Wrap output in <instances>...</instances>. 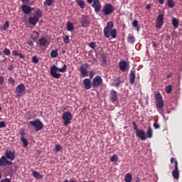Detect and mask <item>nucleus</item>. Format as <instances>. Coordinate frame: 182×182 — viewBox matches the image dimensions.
<instances>
[{
	"label": "nucleus",
	"instance_id": "nucleus-48",
	"mask_svg": "<svg viewBox=\"0 0 182 182\" xmlns=\"http://www.w3.org/2000/svg\"><path fill=\"white\" fill-rule=\"evenodd\" d=\"M132 124L134 127V129L135 130V132H137L138 130H140L138 127H137V124L136 123V122L133 121L132 122Z\"/></svg>",
	"mask_w": 182,
	"mask_h": 182
},
{
	"label": "nucleus",
	"instance_id": "nucleus-34",
	"mask_svg": "<svg viewBox=\"0 0 182 182\" xmlns=\"http://www.w3.org/2000/svg\"><path fill=\"white\" fill-rule=\"evenodd\" d=\"M116 81L117 83L115 84V87H120V85L122 83H123V81H122V77H117Z\"/></svg>",
	"mask_w": 182,
	"mask_h": 182
},
{
	"label": "nucleus",
	"instance_id": "nucleus-15",
	"mask_svg": "<svg viewBox=\"0 0 182 182\" xmlns=\"http://www.w3.org/2000/svg\"><path fill=\"white\" fill-rule=\"evenodd\" d=\"M119 68L121 72H126L129 70V63L126 60H120L119 63Z\"/></svg>",
	"mask_w": 182,
	"mask_h": 182
},
{
	"label": "nucleus",
	"instance_id": "nucleus-31",
	"mask_svg": "<svg viewBox=\"0 0 182 182\" xmlns=\"http://www.w3.org/2000/svg\"><path fill=\"white\" fill-rule=\"evenodd\" d=\"M133 180V177L132 176V173H128L125 175L124 181L125 182H132Z\"/></svg>",
	"mask_w": 182,
	"mask_h": 182
},
{
	"label": "nucleus",
	"instance_id": "nucleus-20",
	"mask_svg": "<svg viewBox=\"0 0 182 182\" xmlns=\"http://www.w3.org/2000/svg\"><path fill=\"white\" fill-rule=\"evenodd\" d=\"M109 99L112 103L117 102V92L116 90H112L109 92Z\"/></svg>",
	"mask_w": 182,
	"mask_h": 182
},
{
	"label": "nucleus",
	"instance_id": "nucleus-28",
	"mask_svg": "<svg viewBox=\"0 0 182 182\" xmlns=\"http://www.w3.org/2000/svg\"><path fill=\"white\" fill-rule=\"evenodd\" d=\"M76 4L80 6V9H85L86 3L83 0H75Z\"/></svg>",
	"mask_w": 182,
	"mask_h": 182
},
{
	"label": "nucleus",
	"instance_id": "nucleus-18",
	"mask_svg": "<svg viewBox=\"0 0 182 182\" xmlns=\"http://www.w3.org/2000/svg\"><path fill=\"white\" fill-rule=\"evenodd\" d=\"M49 41L45 37H42L38 39V44L43 48H48V46H49Z\"/></svg>",
	"mask_w": 182,
	"mask_h": 182
},
{
	"label": "nucleus",
	"instance_id": "nucleus-26",
	"mask_svg": "<svg viewBox=\"0 0 182 182\" xmlns=\"http://www.w3.org/2000/svg\"><path fill=\"white\" fill-rule=\"evenodd\" d=\"M43 16V13H42V10H41V9H37L35 11V15H33V16L38 18V19H41Z\"/></svg>",
	"mask_w": 182,
	"mask_h": 182
},
{
	"label": "nucleus",
	"instance_id": "nucleus-59",
	"mask_svg": "<svg viewBox=\"0 0 182 182\" xmlns=\"http://www.w3.org/2000/svg\"><path fill=\"white\" fill-rule=\"evenodd\" d=\"M1 182H11V179L10 178H5L4 180H2Z\"/></svg>",
	"mask_w": 182,
	"mask_h": 182
},
{
	"label": "nucleus",
	"instance_id": "nucleus-63",
	"mask_svg": "<svg viewBox=\"0 0 182 182\" xmlns=\"http://www.w3.org/2000/svg\"><path fill=\"white\" fill-rule=\"evenodd\" d=\"M146 8L147 10H149L150 9V8H151V6L150 4H148Z\"/></svg>",
	"mask_w": 182,
	"mask_h": 182
},
{
	"label": "nucleus",
	"instance_id": "nucleus-44",
	"mask_svg": "<svg viewBox=\"0 0 182 182\" xmlns=\"http://www.w3.org/2000/svg\"><path fill=\"white\" fill-rule=\"evenodd\" d=\"M63 41H64V43H66V45H68V43H70V41L69 36H68V35L65 36V38H64V39H63Z\"/></svg>",
	"mask_w": 182,
	"mask_h": 182
},
{
	"label": "nucleus",
	"instance_id": "nucleus-61",
	"mask_svg": "<svg viewBox=\"0 0 182 182\" xmlns=\"http://www.w3.org/2000/svg\"><path fill=\"white\" fill-rule=\"evenodd\" d=\"M159 2L161 5H163V4H164V0H159Z\"/></svg>",
	"mask_w": 182,
	"mask_h": 182
},
{
	"label": "nucleus",
	"instance_id": "nucleus-25",
	"mask_svg": "<svg viewBox=\"0 0 182 182\" xmlns=\"http://www.w3.org/2000/svg\"><path fill=\"white\" fill-rule=\"evenodd\" d=\"M146 139H151L153 137V128L151 127H148L147 130H146Z\"/></svg>",
	"mask_w": 182,
	"mask_h": 182
},
{
	"label": "nucleus",
	"instance_id": "nucleus-33",
	"mask_svg": "<svg viewBox=\"0 0 182 182\" xmlns=\"http://www.w3.org/2000/svg\"><path fill=\"white\" fill-rule=\"evenodd\" d=\"M8 28H9V21H6L0 29L1 31H6Z\"/></svg>",
	"mask_w": 182,
	"mask_h": 182
},
{
	"label": "nucleus",
	"instance_id": "nucleus-5",
	"mask_svg": "<svg viewBox=\"0 0 182 182\" xmlns=\"http://www.w3.org/2000/svg\"><path fill=\"white\" fill-rule=\"evenodd\" d=\"M87 4H91V6L94 8L95 12L99 14L102 11V4L100 0H87Z\"/></svg>",
	"mask_w": 182,
	"mask_h": 182
},
{
	"label": "nucleus",
	"instance_id": "nucleus-47",
	"mask_svg": "<svg viewBox=\"0 0 182 182\" xmlns=\"http://www.w3.org/2000/svg\"><path fill=\"white\" fill-rule=\"evenodd\" d=\"M63 149L62 146L60 144H58L55 145V151H60V150Z\"/></svg>",
	"mask_w": 182,
	"mask_h": 182
},
{
	"label": "nucleus",
	"instance_id": "nucleus-38",
	"mask_svg": "<svg viewBox=\"0 0 182 182\" xmlns=\"http://www.w3.org/2000/svg\"><path fill=\"white\" fill-rule=\"evenodd\" d=\"M172 25L174 28H178V20H177V18H174L172 20Z\"/></svg>",
	"mask_w": 182,
	"mask_h": 182
},
{
	"label": "nucleus",
	"instance_id": "nucleus-53",
	"mask_svg": "<svg viewBox=\"0 0 182 182\" xmlns=\"http://www.w3.org/2000/svg\"><path fill=\"white\" fill-rule=\"evenodd\" d=\"M27 45H28V46H31V48H33L34 46L33 42L32 41H27Z\"/></svg>",
	"mask_w": 182,
	"mask_h": 182
},
{
	"label": "nucleus",
	"instance_id": "nucleus-23",
	"mask_svg": "<svg viewBox=\"0 0 182 182\" xmlns=\"http://www.w3.org/2000/svg\"><path fill=\"white\" fill-rule=\"evenodd\" d=\"M12 55L18 56L20 59H23L25 58V54L19 53V52H18V49L15 48V47L13 48Z\"/></svg>",
	"mask_w": 182,
	"mask_h": 182
},
{
	"label": "nucleus",
	"instance_id": "nucleus-8",
	"mask_svg": "<svg viewBox=\"0 0 182 182\" xmlns=\"http://www.w3.org/2000/svg\"><path fill=\"white\" fill-rule=\"evenodd\" d=\"M103 85V79L100 75L95 76L92 82V87H99L100 86H102Z\"/></svg>",
	"mask_w": 182,
	"mask_h": 182
},
{
	"label": "nucleus",
	"instance_id": "nucleus-54",
	"mask_svg": "<svg viewBox=\"0 0 182 182\" xmlns=\"http://www.w3.org/2000/svg\"><path fill=\"white\" fill-rule=\"evenodd\" d=\"M7 69L9 70V72H12V70H14V65L12 64L9 65Z\"/></svg>",
	"mask_w": 182,
	"mask_h": 182
},
{
	"label": "nucleus",
	"instance_id": "nucleus-14",
	"mask_svg": "<svg viewBox=\"0 0 182 182\" xmlns=\"http://www.w3.org/2000/svg\"><path fill=\"white\" fill-rule=\"evenodd\" d=\"M25 85L20 84L16 88V97H21L22 96V93L26 90Z\"/></svg>",
	"mask_w": 182,
	"mask_h": 182
},
{
	"label": "nucleus",
	"instance_id": "nucleus-49",
	"mask_svg": "<svg viewBox=\"0 0 182 182\" xmlns=\"http://www.w3.org/2000/svg\"><path fill=\"white\" fill-rule=\"evenodd\" d=\"M32 62H33V63H39V59L36 58V56H33L32 58Z\"/></svg>",
	"mask_w": 182,
	"mask_h": 182
},
{
	"label": "nucleus",
	"instance_id": "nucleus-35",
	"mask_svg": "<svg viewBox=\"0 0 182 182\" xmlns=\"http://www.w3.org/2000/svg\"><path fill=\"white\" fill-rule=\"evenodd\" d=\"M21 141H22L23 143V147H28V139H26V138H20Z\"/></svg>",
	"mask_w": 182,
	"mask_h": 182
},
{
	"label": "nucleus",
	"instance_id": "nucleus-2",
	"mask_svg": "<svg viewBox=\"0 0 182 182\" xmlns=\"http://www.w3.org/2000/svg\"><path fill=\"white\" fill-rule=\"evenodd\" d=\"M66 69H68V65L66 64H64L62 68H59L55 65H53L50 67V74L55 79H60L62 74H59L58 73V72H60L61 73H65V72H66Z\"/></svg>",
	"mask_w": 182,
	"mask_h": 182
},
{
	"label": "nucleus",
	"instance_id": "nucleus-17",
	"mask_svg": "<svg viewBox=\"0 0 182 182\" xmlns=\"http://www.w3.org/2000/svg\"><path fill=\"white\" fill-rule=\"evenodd\" d=\"M136 137H139L140 140L142 141H144L146 139H147V136L146 135V132L143 129H138L136 132H135Z\"/></svg>",
	"mask_w": 182,
	"mask_h": 182
},
{
	"label": "nucleus",
	"instance_id": "nucleus-19",
	"mask_svg": "<svg viewBox=\"0 0 182 182\" xmlns=\"http://www.w3.org/2000/svg\"><path fill=\"white\" fill-rule=\"evenodd\" d=\"M129 80L130 85H134L136 82V70H132L129 75Z\"/></svg>",
	"mask_w": 182,
	"mask_h": 182
},
{
	"label": "nucleus",
	"instance_id": "nucleus-45",
	"mask_svg": "<svg viewBox=\"0 0 182 182\" xmlns=\"http://www.w3.org/2000/svg\"><path fill=\"white\" fill-rule=\"evenodd\" d=\"M118 159L119 158L117 157V155H113L110 159V161H112V163H114V161H117Z\"/></svg>",
	"mask_w": 182,
	"mask_h": 182
},
{
	"label": "nucleus",
	"instance_id": "nucleus-37",
	"mask_svg": "<svg viewBox=\"0 0 182 182\" xmlns=\"http://www.w3.org/2000/svg\"><path fill=\"white\" fill-rule=\"evenodd\" d=\"M53 2H55V0H46L44 5H46L47 6H52V5H53Z\"/></svg>",
	"mask_w": 182,
	"mask_h": 182
},
{
	"label": "nucleus",
	"instance_id": "nucleus-57",
	"mask_svg": "<svg viewBox=\"0 0 182 182\" xmlns=\"http://www.w3.org/2000/svg\"><path fill=\"white\" fill-rule=\"evenodd\" d=\"M4 85V77L0 76V85L2 86Z\"/></svg>",
	"mask_w": 182,
	"mask_h": 182
},
{
	"label": "nucleus",
	"instance_id": "nucleus-42",
	"mask_svg": "<svg viewBox=\"0 0 182 182\" xmlns=\"http://www.w3.org/2000/svg\"><path fill=\"white\" fill-rule=\"evenodd\" d=\"M132 26L136 28V31H139V21L137 20H134L132 22Z\"/></svg>",
	"mask_w": 182,
	"mask_h": 182
},
{
	"label": "nucleus",
	"instance_id": "nucleus-1",
	"mask_svg": "<svg viewBox=\"0 0 182 182\" xmlns=\"http://www.w3.org/2000/svg\"><path fill=\"white\" fill-rule=\"evenodd\" d=\"M114 28L113 21H109L107 23V26L104 28V36L105 38H109L110 36L112 39L117 38V30Z\"/></svg>",
	"mask_w": 182,
	"mask_h": 182
},
{
	"label": "nucleus",
	"instance_id": "nucleus-12",
	"mask_svg": "<svg viewBox=\"0 0 182 182\" xmlns=\"http://www.w3.org/2000/svg\"><path fill=\"white\" fill-rule=\"evenodd\" d=\"M87 68H89V65L87 63L80 67V72L82 77H87V76H89V74L87 73Z\"/></svg>",
	"mask_w": 182,
	"mask_h": 182
},
{
	"label": "nucleus",
	"instance_id": "nucleus-9",
	"mask_svg": "<svg viewBox=\"0 0 182 182\" xmlns=\"http://www.w3.org/2000/svg\"><path fill=\"white\" fill-rule=\"evenodd\" d=\"M164 23V14H160L156 20V28L161 29Z\"/></svg>",
	"mask_w": 182,
	"mask_h": 182
},
{
	"label": "nucleus",
	"instance_id": "nucleus-16",
	"mask_svg": "<svg viewBox=\"0 0 182 182\" xmlns=\"http://www.w3.org/2000/svg\"><path fill=\"white\" fill-rule=\"evenodd\" d=\"M33 9H35V8L31 7L28 4H23L21 6V11L26 15H29V14H31L32 11H33Z\"/></svg>",
	"mask_w": 182,
	"mask_h": 182
},
{
	"label": "nucleus",
	"instance_id": "nucleus-32",
	"mask_svg": "<svg viewBox=\"0 0 182 182\" xmlns=\"http://www.w3.org/2000/svg\"><path fill=\"white\" fill-rule=\"evenodd\" d=\"M31 38L33 41H36L39 38V33L38 31H33V34H31Z\"/></svg>",
	"mask_w": 182,
	"mask_h": 182
},
{
	"label": "nucleus",
	"instance_id": "nucleus-58",
	"mask_svg": "<svg viewBox=\"0 0 182 182\" xmlns=\"http://www.w3.org/2000/svg\"><path fill=\"white\" fill-rule=\"evenodd\" d=\"M176 159L174 158H171V164H173V163H174V166L176 167Z\"/></svg>",
	"mask_w": 182,
	"mask_h": 182
},
{
	"label": "nucleus",
	"instance_id": "nucleus-56",
	"mask_svg": "<svg viewBox=\"0 0 182 182\" xmlns=\"http://www.w3.org/2000/svg\"><path fill=\"white\" fill-rule=\"evenodd\" d=\"M153 126H154V129H160V125L157 122L154 123Z\"/></svg>",
	"mask_w": 182,
	"mask_h": 182
},
{
	"label": "nucleus",
	"instance_id": "nucleus-36",
	"mask_svg": "<svg viewBox=\"0 0 182 182\" xmlns=\"http://www.w3.org/2000/svg\"><path fill=\"white\" fill-rule=\"evenodd\" d=\"M19 132H20V139H23L25 138V136H26V132H25V129L21 128L19 129Z\"/></svg>",
	"mask_w": 182,
	"mask_h": 182
},
{
	"label": "nucleus",
	"instance_id": "nucleus-10",
	"mask_svg": "<svg viewBox=\"0 0 182 182\" xmlns=\"http://www.w3.org/2000/svg\"><path fill=\"white\" fill-rule=\"evenodd\" d=\"M79 21L81 23V26L82 28H87L89 26V24L90 23V21H89V18H87V16L82 15L80 18Z\"/></svg>",
	"mask_w": 182,
	"mask_h": 182
},
{
	"label": "nucleus",
	"instance_id": "nucleus-22",
	"mask_svg": "<svg viewBox=\"0 0 182 182\" xmlns=\"http://www.w3.org/2000/svg\"><path fill=\"white\" fill-rule=\"evenodd\" d=\"M28 22H29L30 25H33V26H36V23H38L39 22V19L37 17H36L35 16H30L28 18Z\"/></svg>",
	"mask_w": 182,
	"mask_h": 182
},
{
	"label": "nucleus",
	"instance_id": "nucleus-24",
	"mask_svg": "<svg viewBox=\"0 0 182 182\" xmlns=\"http://www.w3.org/2000/svg\"><path fill=\"white\" fill-rule=\"evenodd\" d=\"M127 42L132 43V45L136 42V37H134V34L130 33L128 35Z\"/></svg>",
	"mask_w": 182,
	"mask_h": 182
},
{
	"label": "nucleus",
	"instance_id": "nucleus-62",
	"mask_svg": "<svg viewBox=\"0 0 182 182\" xmlns=\"http://www.w3.org/2000/svg\"><path fill=\"white\" fill-rule=\"evenodd\" d=\"M90 79H92L93 77V72L90 71Z\"/></svg>",
	"mask_w": 182,
	"mask_h": 182
},
{
	"label": "nucleus",
	"instance_id": "nucleus-11",
	"mask_svg": "<svg viewBox=\"0 0 182 182\" xmlns=\"http://www.w3.org/2000/svg\"><path fill=\"white\" fill-rule=\"evenodd\" d=\"M7 160H11L10 161H14L15 159H16V156L15 155V151H11L6 149L5 151V156Z\"/></svg>",
	"mask_w": 182,
	"mask_h": 182
},
{
	"label": "nucleus",
	"instance_id": "nucleus-64",
	"mask_svg": "<svg viewBox=\"0 0 182 182\" xmlns=\"http://www.w3.org/2000/svg\"><path fill=\"white\" fill-rule=\"evenodd\" d=\"M135 182H140V178L137 177Z\"/></svg>",
	"mask_w": 182,
	"mask_h": 182
},
{
	"label": "nucleus",
	"instance_id": "nucleus-60",
	"mask_svg": "<svg viewBox=\"0 0 182 182\" xmlns=\"http://www.w3.org/2000/svg\"><path fill=\"white\" fill-rule=\"evenodd\" d=\"M171 76H173V73H169V74L167 75L166 78H167V79H170V77H171Z\"/></svg>",
	"mask_w": 182,
	"mask_h": 182
},
{
	"label": "nucleus",
	"instance_id": "nucleus-6",
	"mask_svg": "<svg viewBox=\"0 0 182 182\" xmlns=\"http://www.w3.org/2000/svg\"><path fill=\"white\" fill-rule=\"evenodd\" d=\"M72 118H73L72 112L69 111L65 112L62 115V119L64 121L63 122L64 126H68V124H70Z\"/></svg>",
	"mask_w": 182,
	"mask_h": 182
},
{
	"label": "nucleus",
	"instance_id": "nucleus-50",
	"mask_svg": "<svg viewBox=\"0 0 182 182\" xmlns=\"http://www.w3.org/2000/svg\"><path fill=\"white\" fill-rule=\"evenodd\" d=\"M8 82L10 85H15V80H14V78L12 77H10L9 80H8Z\"/></svg>",
	"mask_w": 182,
	"mask_h": 182
},
{
	"label": "nucleus",
	"instance_id": "nucleus-7",
	"mask_svg": "<svg viewBox=\"0 0 182 182\" xmlns=\"http://www.w3.org/2000/svg\"><path fill=\"white\" fill-rule=\"evenodd\" d=\"M29 124L33 126V127H35L36 132H39V130L43 129V122L38 119H36L34 121H30Z\"/></svg>",
	"mask_w": 182,
	"mask_h": 182
},
{
	"label": "nucleus",
	"instance_id": "nucleus-13",
	"mask_svg": "<svg viewBox=\"0 0 182 182\" xmlns=\"http://www.w3.org/2000/svg\"><path fill=\"white\" fill-rule=\"evenodd\" d=\"M172 176L175 180H178L180 178V171H178V162L177 161H175V168L172 171Z\"/></svg>",
	"mask_w": 182,
	"mask_h": 182
},
{
	"label": "nucleus",
	"instance_id": "nucleus-40",
	"mask_svg": "<svg viewBox=\"0 0 182 182\" xmlns=\"http://www.w3.org/2000/svg\"><path fill=\"white\" fill-rule=\"evenodd\" d=\"M101 59L104 65H106V63H107V58H106V54L105 53L102 54Z\"/></svg>",
	"mask_w": 182,
	"mask_h": 182
},
{
	"label": "nucleus",
	"instance_id": "nucleus-52",
	"mask_svg": "<svg viewBox=\"0 0 182 182\" xmlns=\"http://www.w3.org/2000/svg\"><path fill=\"white\" fill-rule=\"evenodd\" d=\"M4 127H6V124H5V122H0V129H2Z\"/></svg>",
	"mask_w": 182,
	"mask_h": 182
},
{
	"label": "nucleus",
	"instance_id": "nucleus-51",
	"mask_svg": "<svg viewBox=\"0 0 182 182\" xmlns=\"http://www.w3.org/2000/svg\"><path fill=\"white\" fill-rule=\"evenodd\" d=\"M21 2L24 4V5H29V4H31V0H21Z\"/></svg>",
	"mask_w": 182,
	"mask_h": 182
},
{
	"label": "nucleus",
	"instance_id": "nucleus-39",
	"mask_svg": "<svg viewBox=\"0 0 182 182\" xmlns=\"http://www.w3.org/2000/svg\"><path fill=\"white\" fill-rule=\"evenodd\" d=\"M4 55H6V56H10L11 55V50L9 48H4L3 50Z\"/></svg>",
	"mask_w": 182,
	"mask_h": 182
},
{
	"label": "nucleus",
	"instance_id": "nucleus-41",
	"mask_svg": "<svg viewBox=\"0 0 182 182\" xmlns=\"http://www.w3.org/2000/svg\"><path fill=\"white\" fill-rule=\"evenodd\" d=\"M176 4H174V1H173V0H168V2H167V6L169 7V8H174V6Z\"/></svg>",
	"mask_w": 182,
	"mask_h": 182
},
{
	"label": "nucleus",
	"instance_id": "nucleus-3",
	"mask_svg": "<svg viewBox=\"0 0 182 182\" xmlns=\"http://www.w3.org/2000/svg\"><path fill=\"white\" fill-rule=\"evenodd\" d=\"M101 12H102L103 15L105 16H108V15H112V14L114 12V7L112 4L107 3L102 7Z\"/></svg>",
	"mask_w": 182,
	"mask_h": 182
},
{
	"label": "nucleus",
	"instance_id": "nucleus-43",
	"mask_svg": "<svg viewBox=\"0 0 182 182\" xmlns=\"http://www.w3.org/2000/svg\"><path fill=\"white\" fill-rule=\"evenodd\" d=\"M165 90H166V92L168 94L171 93V92H172V90H173L172 86H171V85H168V86H166V88H165Z\"/></svg>",
	"mask_w": 182,
	"mask_h": 182
},
{
	"label": "nucleus",
	"instance_id": "nucleus-21",
	"mask_svg": "<svg viewBox=\"0 0 182 182\" xmlns=\"http://www.w3.org/2000/svg\"><path fill=\"white\" fill-rule=\"evenodd\" d=\"M84 87L86 90H90V89H92V81H90V79L85 78L83 82Z\"/></svg>",
	"mask_w": 182,
	"mask_h": 182
},
{
	"label": "nucleus",
	"instance_id": "nucleus-29",
	"mask_svg": "<svg viewBox=\"0 0 182 182\" xmlns=\"http://www.w3.org/2000/svg\"><path fill=\"white\" fill-rule=\"evenodd\" d=\"M59 56V52L58 50L53 49L50 52V58H55Z\"/></svg>",
	"mask_w": 182,
	"mask_h": 182
},
{
	"label": "nucleus",
	"instance_id": "nucleus-27",
	"mask_svg": "<svg viewBox=\"0 0 182 182\" xmlns=\"http://www.w3.org/2000/svg\"><path fill=\"white\" fill-rule=\"evenodd\" d=\"M33 176L34 177V178H37V180H41L42 178H43V175L39 173L38 171H33Z\"/></svg>",
	"mask_w": 182,
	"mask_h": 182
},
{
	"label": "nucleus",
	"instance_id": "nucleus-30",
	"mask_svg": "<svg viewBox=\"0 0 182 182\" xmlns=\"http://www.w3.org/2000/svg\"><path fill=\"white\" fill-rule=\"evenodd\" d=\"M75 29V26H73V23H72V22L68 21L67 22V30L69 32H72V31H73Z\"/></svg>",
	"mask_w": 182,
	"mask_h": 182
},
{
	"label": "nucleus",
	"instance_id": "nucleus-46",
	"mask_svg": "<svg viewBox=\"0 0 182 182\" xmlns=\"http://www.w3.org/2000/svg\"><path fill=\"white\" fill-rule=\"evenodd\" d=\"M88 46H90V48H91V49H96V43L91 42L88 44Z\"/></svg>",
	"mask_w": 182,
	"mask_h": 182
},
{
	"label": "nucleus",
	"instance_id": "nucleus-4",
	"mask_svg": "<svg viewBox=\"0 0 182 182\" xmlns=\"http://www.w3.org/2000/svg\"><path fill=\"white\" fill-rule=\"evenodd\" d=\"M155 105L157 110H160L164 107V101H163V96L160 92H158L155 95Z\"/></svg>",
	"mask_w": 182,
	"mask_h": 182
},
{
	"label": "nucleus",
	"instance_id": "nucleus-55",
	"mask_svg": "<svg viewBox=\"0 0 182 182\" xmlns=\"http://www.w3.org/2000/svg\"><path fill=\"white\" fill-rule=\"evenodd\" d=\"M153 48H159V43L156 41H152Z\"/></svg>",
	"mask_w": 182,
	"mask_h": 182
}]
</instances>
